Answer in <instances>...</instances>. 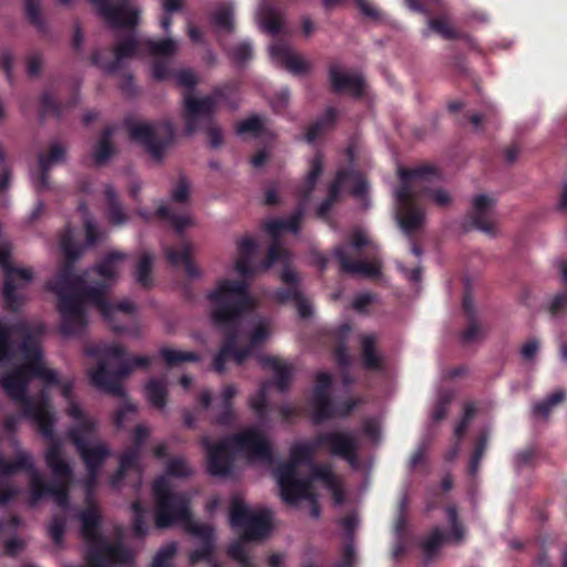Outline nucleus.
Instances as JSON below:
<instances>
[{
	"label": "nucleus",
	"instance_id": "nucleus-1",
	"mask_svg": "<svg viewBox=\"0 0 567 567\" xmlns=\"http://www.w3.org/2000/svg\"><path fill=\"white\" fill-rule=\"evenodd\" d=\"M318 446H326L332 456L346 460L352 467H358L359 440L353 432L333 430L319 434L312 442H297L289 451V462L280 465L275 478L285 503L297 505L301 501L310 504L313 518L320 517V507L313 492V482L320 481L333 495L334 503L343 502V494L338 477L329 466H316L311 463Z\"/></svg>",
	"mask_w": 567,
	"mask_h": 567
},
{
	"label": "nucleus",
	"instance_id": "nucleus-2",
	"mask_svg": "<svg viewBox=\"0 0 567 567\" xmlns=\"http://www.w3.org/2000/svg\"><path fill=\"white\" fill-rule=\"evenodd\" d=\"M207 298L210 321L224 334V343L213 362L214 370L221 373L227 358L240 365L267 342L272 334V324L262 317L245 318V313L254 308L255 299L244 280L223 279Z\"/></svg>",
	"mask_w": 567,
	"mask_h": 567
},
{
	"label": "nucleus",
	"instance_id": "nucleus-3",
	"mask_svg": "<svg viewBox=\"0 0 567 567\" xmlns=\"http://www.w3.org/2000/svg\"><path fill=\"white\" fill-rule=\"evenodd\" d=\"M126 258L127 255L124 252L111 251L96 265L93 271L104 280V284L96 282L85 287L84 278L72 275L70 265L65 266L49 284V288L60 298L63 334H78L84 329L86 323L85 301L95 306L115 331L122 330L117 326V321L123 322L133 317L135 312L133 302L123 300L118 303H110L106 300L109 286L117 280Z\"/></svg>",
	"mask_w": 567,
	"mask_h": 567
},
{
	"label": "nucleus",
	"instance_id": "nucleus-4",
	"mask_svg": "<svg viewBox=\"0 0 567 567\" xmlns=\"http://www.w3.org/2000/svg\"><path fill=\"white\" fill-rule=\"evenodd\" d=\"M303 216V209L298 208L289 218H272L264 223V230L271 237L267 257L261 262H255V256L258 249L257 241L249 236H245L237 241V257L234 260V270L244 279L250 278L259 272L267 271L274 265L282 266L280 272L281 281L287 285L286 289L275 292V299L280 303L292 301L298 313L302 318L311 315V305L303 298L300 290V280L298 274L291 267V255L281 246V236L289 231L297 234L300 229V221Z\"/></svg>",
	"mask_w": 567,
	"mask_h": 567
},
{
	"label": "nucleus",
	"instance_id": "nucleus-5",
	"mask_svg": "<svg viewBox=\"0 0 567 567\" xmlns=\"http://www.w3.org/2000/svg\"><path fill=\"white\" fill-rule=\"evenodd\" d=\"M193 471L185 458L174 457L166 465V473L155 480L153 493L155 497V525L157 528H167L174 525L183 527L200 540V547L190 555V563L206 560L210 567H220L212 560L214 529L209 525L199 524L192 519L189 512V497L176 493L172 477H188Z\"/></svg>",
	"mask_w": 567,
	"mask_h": 567
},
{
	"label": "nucleus",
	"instance_id": "nucleus-6",
	"mask_svg": "<svg viewBox=\"0 0 567 567\" xmlns=\"http://www.w3.org/2000/svg\"><path fill=\"white\" fill-rule=\"evenodd\" d=\"M400 185L394 189V216L401 230L412 236L422 229L425 214L415 206L424 195L436 206L445 208L453 203L451 193L440 185L441 176L430 166L406 169L398 168Z\"/></svg>",
	"mask_w": 567,
	"mask_h": 567
},
{
	"label": "nucleus",
	"instance_id": "nucleus-7",
	"mask_svg": "<svg viewBox=\"0 0 567 567\" xmlns=\"http://www.w3.org/2000/svg\"><path fill=\"white\" fill-rule=\"evenodd\" d=\"M86 354L97 359V367L89 372L91 382L97 389L123 399L117 411L115 424L124 425L127 414H134L136 406L126 398L122 381L136 368L147 367L151 359L145 355L125 357L126 350L118 344L100 343L86 349Z\"/></svg>",
	"mask_w": 567,
	"mask_h": 567
},
{
	"label": "nucleus",
	"instance_id": "nucleus-8",
	"mask_svg": "<svg viewBox=\"0 0 567 567\" xmlns=\"http://www.w3.org/2000/svg\"><path fill=\"white\" fill-rule=\"evenodd\" d=\"M202 442L207 450L208 471L214 476L229 474L235 461L270 463L272 460L271 444L257 426H249L217 444H210L207 437Z\"/></svg>",
	"mask_w": 567,
	"mask_h": 567
},
{
	"label": "nucleus",
	"instance_id": "nucleus-9",
	"mask_svg": "<svg viewBox=\"0 0 567 567\" xmlns=\"http://www.w3.org/2000/svg\"><path fill=\"white\" fill-rule=\"evenodd\" d=\"M229 523L238 529L240 539L228 547V555L241 567H254L246 548V542L267 537L272 529V512L266 507H249L235 497L231 503Z\"/></svg>",
	"mask_w": 567,
	"mask_h": 567
},
{
	"label": "nucleus",
	"instance_id": "nucleus-10",
	"mask_svg": "<svg viewBox=\"0 0 567 567\" xmlns=\"http://www.w3.org/2000/svg\"><path fill=\"white\" fill-rule=\"evenodd\" d=\"M178 41L173 38H165L161 40H137L131 35L124 41H118L114 47V60L105 62L99 52L92 55V63L101 68L106 73H115L120 70L126 61L133 58L144 56V51L153 58L169 59L178 51Z\"/></svg>",
	"mask_w": 567,
	"mask_h": 567
},
{
	"label": "nucleus",
	"instance_id": "nucleus-11",
	"mask_svg": "<svg viewBox=\"0 0 567 567\" xmlns=\"http://www.w3.org/2000/svg\"><path fill=\"white\" fill-rule=\"evenodd\" d=\"M230 86L215 89L210 95L205 97H195L190 94L184 96V121L185 132L188 135L195 133L203 123H207V134L209 144L218 147L223 143L220 130L212 123L210 116L216 111L218 103L227 97Z\"/></svg>",
	"mask_w": 567,
	"mask_h": 567
},
{
	"label": "nucleus",
	"instance_id": "nucleus-12",
	"mask_svg": "<svg viewBox=\"0 0 567 567\" xmlns=\"http://www.w3.org/2000/svg\"><path fill=\"white\" fill-rule=\"evenodd\" d=\"M331 375L327 372H319L316 377V384L310 396L312 419L316 423L326 420L346 416L358 404L355 400L334 402L331 398Z\"/></svg>",
	"mask_w": 567,
	"mask_h": 567
},
{
	"label": "nucleus",
	"instance_id": "nucleus-13",
	"mask_svg": "<svg viewBox=\"0 0 567 567\" xmlns=\"http://www.w3.org/2000/svg\"><path fill=\"white\" fill-rule=\"evenodd\" d=\"M130 136L133 141L145 146L151 156L159 162L165 150L173 142L174 131L169 122L147 123V122H127Z\"/></svg>",
	"mask_w": 567,
	"mask_h": 567
},
{
	"label": "nucleus",
	"instance_id": "nucleus-14",
	"mask_svg": "<svg viewBox=\"0 0 567 567\" xmlns=\"http://www.w3.org/2000/svg\"><path fill=\"white\" fill-rule=\"evenodd\" d=\"M371 245L369 236L363 230H355L351 237L349 246L338 247L334 250V257L338 259L342 271L363 277H374L380 272V262L378 260H357L350 258L359 255L361 247Z\"/></svg>",
	"mask_w": 567,
	"mask_h": 567
},
{
	"label": "nucleus",
	"instance_id": "nucleus-15",
	"mask_svg": "<svg viewBox=\"0 0 567 567\" xmlns=\"http://www.w3.org/2000/svg\"><path fill=\"white\" fill-rule=\"evenodd\" d=\"M79 212L83 219L86 231V246L75 244L74 234L70 228H68L61 235L60 246L69 262H73L79 259L86 247L93 246L104 237V234L97 229L94 218L87 213V209L84 205L79 206Z\"/></svg>",
	"mask_w": 567,
	"mask_h": 567
},
{
	"label": "nucleus",
	"instance_id": "nucleus-16",
	"mask_svg": "<svg viewBox=\"0 0 567 567\" xmlns=\"http://www.w3.org/2000/svg\"><path fill=\"white\" fill-rule=\"evenodd\" d=\"M343 188H349L351 194L358 198L362 197L368 190L367 181L352 169L339 171L332 185L330 186L329 196L318 207V215L323 217L337 200L339 193Z\"/></svg>",
	"mask_w": 567,
	"mask_h": 567
},
{
	"label": "nucleus",
	"instance_id": "nucleus-17",
	"mask_svg": "<svg viewBox=\"0 0 567 567\" xmlns=\"http://www.w3.org/2000/svg\"><path fill=\"white\" fill-rule=\"evenodd\" d=\"M107 23L114 28H134L140 21L141 10L127 3L115 7L114 0H90Z\"/></svg>",
	"mask_w": 567,
	"mask_h": 567
},
{
	"label": "nucleus",
	"instance_id": "nucleus-18",
	"mask_svg": "<svg viewBox=\"0 0 567 567\" xmlns=\"http://www.w3.org/2000/svg\"><path fill=\"white\" fill-rule=\"evenodd\" d=\"M496 198L484 194L473 198L471 223L473 227L489 237L498 234V226L495 218L494 207Z\"/></svg>",
	"mask_w": 567,
	"mask_h": 567
},
{
	"label": "nucleus",
	"instance_id": "nucleus-19",
	"mask_svg": "<svg viewBox=\"0 0 567 567\" xmlns=\"http://www.w3.org/2000/svg\"><path fill=\"white\" fill-rule=\"evenodd\" d=\"M269 55L275 65L285 68L295 75H303L311 69L310 63L303 56L295 52L284 42L270 44Z\"/></svg>",
	"mask_w": 567,
	"mask_h": 567
},
{
	"label": "nucleus",
	"instance_id": "nucleus-20",
	"mask_svg": "<svg viewBox=\"0 0 567 567\" xmlns=\"http://www.w3.org/2000/svg\"><path fill=\"white\" fill-rule=\"evenodd\" d=\"M150 435L151 429L148 426L144 424L136 426L134 432V447L122 454L118 472L111 478V485L113 487L120 486L122 478L128 471L136 470L140 473L138 462L141 456V449Z\"/></svg>",
	"mask_w": 567,
	"mask_h": 567
},
{
	"label": "nucleus",
	"instance_id": "nucleus-21",
	"mask_svg": "<svg viewBox=\"0 0 567 567\" xmlns=\"http://www.w3.org/2000/svg\"><path fill=\"white\" fill-rule=\"evenodd\" d=\"M449 523L451 525V532L446 535L440 529L433 530V533L423 542V549L427 556H432L440 546L447 543H460L464 538V528L457 522V513L455 507H449L446 509Z\"/></svg>",
	"mask_w": 567,
	"mask_h": 567
},
{
	"label": "nucleus",
	"instance_id": "nucleus-22",
	"mask_svg": "<svg viewBox=\"0 0 567 567\" xmlns=\"http://www.w3.org/2000/svg\"><path fill=\"white\" fill-rule=\"evenodd\" d=\"M66 148L61 143L54 142L51 144L48 154L39 155V174H31L33 186L38 190H43L48 187L47 173L55 165L65 161Z\"/></svg>",
	"mask_w": 567,
	"mask_h": 567
},
{
	"label": "nucleus",
	"instance_id": "nucleus-23",
	"mask_svg": "<svg viewBox=\"0 0 567 567\" xmlns=\"http://www.w3.org/2000/svg\"><path fill=\"white\" fill-rule=\"evenodd\" d=\"M329 75L334 91L348 92L355 96L363 93L364 82L360 73L346 71L340 65H332Z\"/></svg>",
	"mask_w": 567,
	"mask_h": 567
},
{
	"label": "nucleus",
	"instance_id": "nucleus-24",
	"mask_svg": "<svg viewBox=\"0 0 567 567\" xmlns=\"http://www.w3.org/2000/svg\"><path fill=\"white\" fill-rule=\"evenodd\" d=\"M259 363L274 372L276 386L280 392H285L292 378V367L287 361L272 355H259Z\"/></svg>",
	"mask_w": 567,
	"mask_h": 567
},
{
	"label": "nucleus",
	"instance_id": "nucleus-25",
	"mask_svg": "<svg viewBox=\"0 0 567 567\" xmlns=\"http://www.w3.org/2000/svg\"><path fill=\"white\" fill-rule=\"evenodd\" d=\"M256 19L259 28L272 35L279 33L284 25L282 14L267 1L259 4Z\"/></svg>",
	"mask_w": 567,
	"mask_h": 567
},
{
	"label": "nucleus",
	"instance_id": "nucleus-26",
	"mask_svg": "<svg viewBox=\"0 0 567 567\" xmlns=\"http://www.w3.org/2000/svg\"><path fill=\"white\" fill-rule=\"evenodd\" d=\"M104 196L107 202L105 216L113 226H122L128 221V215L118 200L117 190L112 185H106Z\"/></svg>",
	"mask_w": 567,
	"mask_h": 567
},
{
	"label": "nucleus",
	"instance_id": "nucleus-27",
	"mask_svg": "<svg viewBox=\"0 0 567 567\" xmlns=\"http://www.w3.org/2000/svg\"><path fill=\"white\" fill-rule=\"evenodd\" d=\"M165 252L168 261L173 266H177L179 264L185 265L186 274L188 277L197 278L200 276L198 267L190 260L193 246L189 243H183L178 250L174 248H166Z\"/></svg>",
	"mask_w": 567,
	"mask_h": 567
},
{
	"label": "nucleus",
	"instance_id": "nucleus-28",
	"mask_svg": "<svg viewBox=\"0 0 567 567\" xmlns=\"http://www.w3.org/2000/svg\"><path fill=\"white\" fill-rule=\"evenodd\" d=\"M115 133V127H107L100 135L96 143L92 148V157L96 165L105 164L114 154L115 150L112 143V136Z\"/></svg>",
	"mask_w": 567,
	"mask_h": 567
},
{
	"label": "nucleus",
	"instance_id": "nucleus-29",
	"mask_svg": "<svg viewBox=\"0 0 567 567\" xmlns=\"http://www.w3.org/2000/svg\"><path fill=\"white\" fill-rule=\"evenodd\" d=\"M144 394L151 405L163 410L166 406L167 379H151L144 388Z\"/></svg>",
	"mask_w": 567,
	"mask_h": 567
},
{
	"label": "nucleus",
	"instance_id": "nucleus-30",
	"mask_svg": "<svg viewBox=\"0 0 567 567\" xmlns=\"http://www.w3.org/2000/svg\"><path fill=\"white\" fill-rule=\"evenodd\" d=\"M238 389L234 384L226 385L219 398H218V406L220 410V414L217 417V422L220 424H227L234 420V412L231 410V399L237 394Z\"/></svg>",
	"mask_w": 567,
	"mask_h": 567
},
{
	"label": "nucleus",
	"instance_id": "nucleus-31",
	"mask_svg": "<svg viewBox=\"0 0 567 567\" xmlns=\"http://www.w3.org/2000/svg\"><path fill=\"white\" fill-rule=\"evenodd\" d=\"M156 214L168 220L177 233H183L186 228L194 225V220L188 213L175 214L167 205H161Z\"/></svg>",
	"mask_w": 567,
	"mask_h": 567
},
{
	"label": "nucleus",
	"instance_id": "nucleus-32",
	"mask_svg": "<svg viewBox=\"0 0 567 567\" xmlns=\"http://www.w3.org/2000/svg\"><path fill=\"white\" fill-rule=\"evenodd\" d=\"M322 167H323V161H322L321 155L318 154L310 161V167H309L308 175H307L306 181L302 184L301 188L299 189L301 197L307 198L310 195V193L313 190L316 183L321 175Z\"/></svg>",
	"mask_w": 567,
	"mask_h": 567
},
{
	"label": "nucleus",
	"instance_id": "nucleus-33",
	"mask_svg": "<svg viewBox=\"0 0 567 567\" xmlns=\"http://www.w3.org/2000/svg\"><path fill=\"white\" fill-rule=\"evenodd\" d=\"M334 120L336 111L333 109H328L323 115L308 128L306 140L309 143L315 142L321 134L333 125Z\"/></svg>",
	"mask_w": 567,
	"mask_h": 567
},
{
	"label": "nucleus",
	"instance_id": "nucleus-34",
	"mask_svg": "<svg viewBox=\"0 0 567 567\" xmlns=\"http://www.w3.org/2000/svg\"><path fill=\"white\" fill-rule=\"evenodd\" d=\"M154 258L150 254H143L136 265L134 271V278L137 284L143 287H150L153 282L152 279V267Z\"/></svg>",
	"mask_w": 567,
	"mask_h": 567
},
{
	"label": "nucleus",
	"instance_id": "nucleus-35",
	"mask_svg": "<svg viewBox=\"0 0 567 567\" xmlns=\"http://www.w3.org/2000/svg\"><path fill=\"white\" fill-rule=\"evenodd\" d=\"M375 341V337L372 334H364L361 338L363 362L369 369L379 368L381 362V358L374 349Z\"/></svg>",
	"mask_w": 567,
	"mask_h": 567
},
{
	"label": "nucleus",
	"instance_id": "nucleus-36",
	"mask_svg": "<svg viewBox=\"0 0 567 567\" xmlns=\"http://www.w3.org/2000/svg\"><path fill=\"white\" fill-rule=\"evenodd\" d=\"M429 29L437 34H440L444 39H455L458 38L460 34L453 24L445 17H439L434 19H430L427 22Z\"/></svg>",
	"mask_w": 567,
	"mask_h": 567
},
{
	"label": "nucleus",
	"instance_id": "nucleus-37",
	"mask_svg": "<svg viewBox=\"0 0 567 567\" xmlns=\"http://www.w3.org/2000/svg\"><path fill=\"white\" fill-rule=\"evenodd\" d=\"M161 354H162L163 359L166 361V363L169 365L178 364V363H182L185 361H198L199 360V355L194 352L182 351V350L172 349V348L161 349Z\"/></svg>",
	"mask_w": 567,
	"mask_h": 567
},
{
	"label": "nucleus",
	"instance_id": "nucleus-38",
	"mask_svg": "<svg viewBox=\"0 0 567 567\" xmlns=\"http://www.w3.org/2000/svg\"><path fill=\"white\" fill-rule=\"evenodd\" d=\"M566 392L564 390H556L548 395L544 401L536 403L533 408L534 413L540 414L543 417H548L551 409L564 401Z\"/></svg>",
	"mask_w": 567,
	"mask_h": 567
},
{
	"label": "nucleus",
	"instance_id": "nucleus-39",
	"mask_svg": "<svg viewBox=\"0 0 567 567\" xmlns=\"http://www.w3.org/2000/svg\"><path fill=\"white\" fill-rule=\"evenodd\" d=\"M265 128V121L259 116H251L237 125V134L246 135L251 134L254 136H258Z\"/></svg>",
	"mask_w": 567,
	"mask_h": 567
},
{
	"label": "nucleus",
	"instance_id": "nucleus-40",
	"mask_svg": "<svg viewBox=\"0 0 567 567\" xmlns=\"http://www.w3.org/2000/svg\"><path fill=\"white\" fill-rule=\"evenodd\" d=\"M176 551L177 546L175 543L163 546L155 555L152 567H172Z\"/></svg>",
	"mask_w": 567,
	"mask_h": 567
},
{
	"label": "nucleus",
	"instance_id": "nucleus-41",
	"mask_svg": "<svg viewBox=\"0 0 567 567\" xmlns=\"http://www.w3.org/2000/svg\"><path fill=\"white\" fill-rule=\"evenodd\" d=\"M229 56L237 63H244L252 58V45L249 41L238 42L228 50Z\"/></svg>",
	"mask_w": 567,
	"mask_h": 567
},
{
	"label": "nucleus",
	"instance_id": "nucleus-42",
	"mask_svg": "<svg viewBox=\"0 0 567 567\" xmlns=\"http://www.w3.org/2000/svg\"><path fill=\"white\" fill-rule=\"evenodd\" d=\"M215 25L219 30L231 31L234 28L233 8H223L217 10L213 17Z\"/></svg>",
	"mask_w": 567,
	"mask_h": 567
},
{
	"label": "nucleus",
	"instance_id": "nucleus-43",
	"mask_svg": "<svg viewBox=\"0 0 567 567\" xmlns=\"http://www.w3.org/2000/svg\"><path fill=\"white\" fill-rule=\"evenodd\" d=\"M24 9L29 20L38 29H44V21L40 12V0H24Z\"/></svg>",
	"mask_w": 567,
	"mask_h": 567
},
{
	"label": "nucleus",
	"instance_id": "nucleus-44",
	"mask_svg": "<svg viewBox=\"0 0 567 567\" xmlns=\"http://www.w3.org/2000/svg\"><path fill=\"white\" fill-rule=\"evenodd\" d=\"M190 183L182 176L172 189V199L175 203H186L189 198Z\"/></svg>",
	"mask_w": 567,
	"mask_h": 567
},
{
	"label": "nucleus",
	"instance_id": "nucleus-45",
	"mask_svg": "<svg viewBox=\"0 0 567 567\" xmlns=\"http://www.w3.org/2000/svg\"><path fill=\"white\" fill-rule=\"evenodd\" d=\"M132 511L134 513V522L133 529L136 536H144L147 530V525L145 523V511L142 508L140 503H134L132 505Z\"/></svg>",
	"mask_w": 567,
	"mask_h": 567
},
{
	"label": "nucleus",
	"instance_id": "nucleus-46",
	"mask_svg": "<svg viewBox=\"0 0 567 567\" xmlns=\"http://www.w3.org/2000/svg\"><path fill=\"white\" fill-rule=\"evenodd\" d=\"M269 385H270L269 383H264L261 385L260 390L258 391V393L249 399L250 408L259 416L264 415V411H265V406H266V393H267V389Z\"/></svg>",
	"mask_w": 567,
	"mask_h": 567
},
{
	"label": "nucleus",
	"instance_id": "nucleus-47",
	"mask_svg": "<svg viewBox=\"0 0 567 567\" xmlns=\"http://www.w3.org/2000/svg\"><path fill=\"white\" fill-rule=\"evenodd\" d=\"M65 529V522L54 517L48 526V533L55 545H61Z\"/></svg>",
	"mask_w": 567,
	"mask_h": 567
},
{
	"label": "nucleus",
	"instance_id": "nucleus-48",
	"mask_svg": "<svg viewBox=\"0 0 567 567\" xmlns=\"http://www.w3.org/2000/svg\"><path fill=\"white\" fill-rule=\"evenodd\" d=\"M474 413H475V408L472 403H468L466 404L465 406V410H464V415L461 420V422L457 424V426L455 427V431H454V434L457 439V441H460L464 434V432L466 431L472 417L474 416Z\"/></svg>",
	"mask_w": 567,
	"mask_h": 567
},
{
	"label": "nucleus",
	"instance_id": "nucleus-49",
	"mask_svg": "<svg viewBox=\"0 0 567 567\" xmlns=\"http://www.w3.org/2000/svg\"><path fill=\"white\" fill-rule=\"evenodd\" d=\"M485 336V329L477 322H471L463 333V340L467 343H474Z\"/></svg>",
	"mask_w": 567,
	"mask_h": 567
},
{
	"label": "nucleus",
	"instance_id": "nucleus-50",
	"mask_svg": "<svg viewBox=\"0 0 567 567\" xmlns=\"http://www.w3.org/2000/svg\"><path fill=\"white\" fill-rule=\"evenodd\" d=\"M176 82L185 89H193L198 80L196 74L190 70H181L175 74Z\"/></svg>",
	"mask_w": 567,
	"mask_h": 567
},
{
	"label": "nucleus",
	"instance_id": "nucleus-51",
	"mask_svg": "<svg viewBox=\"0 0 567 567\" xmlns=\"http://www.w3.org/2000/svg\"><path fill=\"white\" fill-rule=\"evenodd\" d=\"M358 8L360 9L361 13L371 20H379L381 18V12L378 10L377 7H374L369 0H355Z\"/></svg>",
	"mask_w": 567,
	"mask_h": 567
},
{
	"label": "nucleus",
	"instance_id": "nucleus-52",
	"mask_svg": "<svg viewBox=\"0 0 567 567\" xmlns=\"http://www.w3.org/2000/svg\"><path fill=\"white\" fill-rule=\"evenodd\" d=\"M539 350V341L530 339L525 342L520 348V355L524 360L532 361Z\"/></svg>",
	"mask_w": 567,
	"mask_h": 567
},
{
	"label": "nucleus",
	"instance_id": "nucleus-53",
	"mask_svg": "<svg viewBox=\"0 0 567 567\" xmlns=\"http://www.w3.org/2000/svg\"><path fill=\"white\" fill-rule=\"evenodd\" d=\"M549 310L554 315L567 311V291L558 293L551 299Z\"/></svg>",
	"mask_w": 567,
	"mask_h": 567
},
{
	"label": "nucleus",
	"instance_id": "nucleus-54",
	"mask_svg": "<svg viewBox=\"0 0 567 567\" xmlns=\"http://www.w3.org/2000/svg\"><path fill=\"white\" fill-rule=\"evenodd\" d=\"M152 75L157 81L168 79V76L171 75L169 63L167 61H158L154 63L152 68Z\"/></svg>",
	"mask_w": 567,
	"mask_h": 567
},
{
	"label": "nucleus",
	"instance_id": "nucleus-55",
	"mask_svg": "<svg viewBox=\"0 0 567 567\" xmlns=\"http://www.w3.org/2000/svg\"><path fill=\"white\" fill-rule=\"evenodd\" d=\"M406 508H408V498L404 496V497H402V499L400 502L399 515H398V518L395 522V533L398 536H401L404 530V524H405L404 513L406 512Z\"/></svg>",
	"mask_w": 567,
	"mask_h": 567
},
{
	"label": "nucleus",
	"instance_id": "nucleus-56",
	"mask_svg": "<svg viewBox=\"0 0 567 567\" xmlns=\"http://www.w3.org/2000/svg\"><path fill=\"white\" fill-rule=\"evenodd\" d=\"M449 401H450L449 396L442 395L440 398L439 402L436 403V405L432 412V417L434 421H436V422L441 421L446 415Z\"/></svg>",
	"mask_w": 567,
	"mask_h": 567
},
{
	"label": "nucleus",
	"instance_id": "nucleus-57",
	"mask_svg": "<svg viewBox=\"0 0 567 567\" xmlns=\"http://www.w3.org/2000/svg\"><path fill=\"white\" fill-rule=\"evenodd\" d=\"M486 447V439L483 437L480 444L476 446L473 458L471 461L470 470L474 474L478 468L480 461L484 454Z\"/></svg>",
	"mask_w": 567,
	"mask_h": 567
},
{
	"label": "nucleus",
	"instance_id": "nucleus-58",
	"mask_svg": "<svg viewBox=\"0 0 567 567\" xmlns=\"http://www.w3.org/2000/svg\"><path fill=\"white\" fill-rule=\"evenodd\" d=\"M363 432L371 440L377 441L380 435V424L375 420H367L363 424Z\"/></svg>",
	"mask_w": 567,
	"mask_h": 567
},
{
	"label": "nucleus",
	"instance_id": "nucleus-59",
	"mask_svg": "<svg viewBox=\"0 0 567 567\" xmlns=\"http://www.w3.org/2000/svg\"><path fill=\"white\" fill-rule=\"evenodd\" d=\"M42 66V58L39 54H33L28 60V73L31 76L39 74Z\"/></svg>",
	"mask_w": 567,
	"mask_h": 567
},
{
	"label": "nucleus",
	"instance_id": "nucleus-60",
	"mask_svg": "<svg viewBox=\"0 0 567 567\" xmlns=\"http://www.w3.org/2000/svg\"><path fill=\"white\" fill-rule=\"evenodd\" d=\"M21 522L17 517H12L9 520L0 522V535L6 534L10 535L12 532H14L18 526H20Z\"/></svg>",
	"mask_w": 567,
	"mask_h": 567
},
{
	"label": "nucleus",
	"instance_id": "nucleus-61",
	"mask_svg": "<svg viewBox=\"0 0 567 567\" xmlns=\"http://www.w3.org/2000/svg\"><path fill=\"white\" fill-rule=\"evenodd\" d=\"M372 301V296L369 293L358 295L353 300V308L358 311H363L365 307Z\"/></svg>",
	"mask_w": 567,
	"mask_h": 567
},
{
	"label": "nucleus",
	"instance_id": "nucleus-62",
	"mask_svg": "<svg viewBox=\"0 0 567 567\" xmlns=\"http://www.w3.org/2000/svg\"><path fill=\"white\" fill-rule=\"evenodd\" d=\"M354 559V548L351 544H348L344 547L342 561L338 565V567H351Z\"/></svg>",
	"mask_w": 567,
	"mask_h": 567
},
{
	"label": "nucleus",
	"instance_id": "nucleus-63",
	"mask_svg": "<svg viewBox=\"0 0 567 567\" xmlns=\"http://www.w3.org/2000/svg\"><path fill=\"white\" fill-rule=\"evenodd\" d=\"M533 453L529 450L522 451L515 456V464L517 467H522L529 463L532 460Z\"/></svg>",
	"mask_w": 567,
	"mask_h": 567
},
{
	"label": "nucleus",
	"instance_id": "nucleus-64",
	"mask_svg": "<svg viewBox=\"0 0 567 567\" xmlns=\"http://www.w3.org/2000/svg\"><path fill=\"white\" fill-rule=\"evenodd\" d=\"M23 547V543L19 539H10L6 543V550L10 555L18 554Z\"/></svg>",
	"mask_w": 567,
	"mask_h": 567
}]
</instances>
